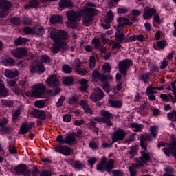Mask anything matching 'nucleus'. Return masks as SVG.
Instances as JSON below:
<instances>
[{"label":"nucleus","mask_w":176,"mask_h":176,"mask_svg":"<svg viewBox=\"0 0 176 176\" xmlns=\"http://www.w3.org/2000/svg\"><path fill=\"white\" fill-rule=\"evenodd\" d=\"M87 6L89 7L78 12H75L74 10L68 11L66 15L67 20L70 21V23H72V24H75V23H78V21H80V17L82 16L83 25L89 27V25H91L93 20H94L93 16L97 14V10L91 8H96L94 3H88Z\"/></svg>","instance_id":"1"},{"label":"nucleus","mask_w":176,"mask_h":176,"mask_svg":"<svg viewBox=\"0 0 176 176\" xmlns=\"http://www.w3.org/2000/svg\"><path fill=\"white\" fill-rule=\"evenodd\" d=\"M50 34L51 39H53L54 41L52 47L50 49V51L53 54H57L60 49H63V50L65 51L69 49L67 42H65L68 38V33L64 30L52 29Z\"/></svg>","instance_id":"2"},{"label":"nucleus","mask_w":176,"mask_h":176,"mask_svg":"<svg viewBox=\"0 0 176 176\" xmlns=\"http://www.w3.org/2000/svg\"><path fill=\"white\" fill-rule=\"evenodd\" d=\"M113 164H115L113 160H109L108 162L107 161V157H102L100 164L97 166V170H98V171L105 170V171L108 173H111L113 168Z\"/></svg>","instance_id":"3"},{"label":"nucleus","mask_w":176,"mask_h":176,"mask_svg":"<svg viewBox=\"0 0 176 176\" xmlns=\"http://www.w3.org/2000/svg\"><path fill=\"white\" fill-rule=\"evenodd\" d=\"M45 91L46 88L43 84H36L32 89V93L34 97H42Z\"/></svg>","instance_id":"4"},{"label":"nucleus","mask_w":176,"mask_h":176,"mask_svg":"<svg viewBox=\"0 0 176 176\" xmlns=\"http://www.w3.org/2000/svg\"><path fill=\"white\" fill-rule=\"evenodd\" d=\"M133 64V61L130 59H125L121 60L118 63V69L120 74H126L129 68H130V65Z\"/></svg>","instance_id":"5"},{"label":"nucleus","mask_w":176,"mask_h":176,"mask_svg":"<svg viewBox=\"0 0 176 176\" xmlns=\"http://www.w3.org/2000/svg\"><path fill=\"white\" fill-rule=\"evenodd\" d=\"M104 91L100 88H96L93 94L90 96V100L94 102H97L104 98Z\"/></svg>","instance_id":"6"},{"label":"nucleus","mask_w":176,"mask_h":176,"mask_svg":"<svg viewBox=\"0 0 176 176\" xmlns=\"http://www.w3.org/2000/svg\"><path fill=\"white\" fill-rule=\"evenodd\" d=\"M126 138V132L122 129H120L112 133V142H118V141H123V139Z\"/></svg>","instance_id":"7"},{"label":"nucleus","mask_w":176,"mask_h":176,"mask_svg":"<svg viewBox=\"0 0 176 176\" xmlns=\"http://www.w3.org/2000/svg\"><path fill=\"white\" fill-rule=\"evenodd\" d=\"M15 171L17 174H21L23 176H30L31 175V170L27 169V165L19 164L15 168Z\"/></svg>","instance_id":"8"},{"label":"nucleus","mask_w":176,"mask_h":176,"mask_svg":"<svg viewBox=\"0 0 176 176\" xmlns=\"http://www.w3.org/2000/svg\"><path fill=\"white\" fill-rule=\"evenodd\" d=\"M101 115L104 118V123L107 124L108 127H111V126H113V123L112 122L111 119H113V115L107 111H102L101 112Z\"/></svg>","instance_id":"9"},{"label":"nucleus","mask_w":176,"mask_h":176,"mask_svg":"<svg viewBox=\"0 0 176 176\" xmlns=\"http://www.w3.org/2000/svg\"><path fill=\"white\" fill-rule=\"evenodd\" d=\"M28 52V51H27V49L22 47L14 50L12 51V54L16 58H23V57H25Z\"/></svg>","instance_id":"10"},{"label":"nucleus","mask_w":176,"mask_h":176,"mask_svg":"<svg viewBox=\"0 0 176 176\" xmlns=\"http://www.w3.org/2000/svg\"><path fill=\"white\" fill-rule=\"evenodd\" d=\"M46 83L48 86H53V87H58L60 86V80H58L56 75L50 76L46 80Z\"/></svg>","instance_id":"11"},{"label":"nucleus","mask_w":176,"mask_h":176,"mask_svg":"<svg viewBox=\"0 0 176 176\" xmlns=\"http://www.w3.org/2000/svg\"><path fill=\"white\" fill-rule=\"evenodd\" d=\"M35 126L34 122H30V124L26 123L21 125L20 131L18 132V134H27L28 131Z\"/></svg>","instance_id":"12"},{"label":"nucleus","mask_w":176,"mask_h":176,"mask_svg":"<svg viewBox=\"0 0 176 176\" xmlns=\"http://www.w3.org/2000/svg\"><path fill=\"white\" fill-rule=\"evenodd\" d=\"M117 21L118 23V28L120 27H124V25H133V23L130 22V19L124 17L120 16L118 18Z\"/></svg>","instance_id":"13"},{"label":"nucleus","mask_w":176,"mask_h":176,"mask_svg":"<svg viewBox=\"0 0 176 176\" xmlns=\"http://www.w3.org/2000/svg\"><path fill=\"white\" fill-rule=\"evenodd\" d=\"M32 115L34 118H36L37 119H41V120H45V119H46V116L44 111L35 109L34 110Z\"/></svg>","instance_id":"14"},{"label":"nucleus","mask_w":176,"mask_h":176,"mask_svg":"<svg viewBox=\"0 0 176 176\" xmlns=\"http://www.w3.org/2000/svg\"><path fill=\"white\" fill-rule=\"evenodd\" d=\"M155 13L156 10L155 9L147 7L144 9V19L148 20L149 17H152Z\"/></svg>","instance_id":"15"},{"label":"nucleus","mask_w":176,"mask_h":176,"mask_svg":"<svg viewBox=\"0 0 176 176\" xmlns=\"http://www.w3.org/2000/svg\"><path fill=\"white\" fill-rule=\"evenodd\" d=\"M65 144H68V145H76V138L72 134L68 135L65 138Z\"/></svg>","instance_id":"16"},{"label":"nucleus","mask_w":176,"mask_h":176,"mask_svg":"<svg viewBox=\"0 0 176 176\" xmlns=\"http://www.w3.org/2000/svg\"><path fill=\"white\" fill-rule=\"evenodd\" d=\"M144 164H145V163H144L142 160L140 159L136 160V163L132 164V165L129 167V170L137 171V168H138V167H144Z\"/></svg>","instance_id":"17"},{"label":"nucleus","mask_w":176,"mask_h":176,"mask_svg":"<svg viewBox=\"0 0 176 176\" xmlns=\"http://www.w3.org/2000/svg\"><path fill=\"white\" fill-rule=\"evenodd\" d=\"M12 8V2L8 0H1V9L3 10H10Z\"/></svg>","instance_id":"18"},{"label":"nucleus","mask_w":176,"mask_h":176,"mask_svg":"<svg viewBox=\"0 0 176 176\" xmlns=\"http://www.w3.org/2000/svg\"><path fill=\"white\" fill-rule=\"evenodd\" d=\"M141 157H139L140 160H142L144 164H146L148 162L151 160V155L148 154L145 151H141Z\"/></svg>","instance_id":"19"},{"label":"nucleus","mask_w":176,"mask_h":176,"mask_svg":"<svg viewBox=\"0 0 176 176\" xmlns=\"http://www.w3.org/2000/svg\"><path fill=\"white\" fill-rule=\"evenodd\" d=\"M148 140L145 137V135H142L140 136V146L144 149V151H146L148 149Z\"/></svg>","instance_id":"20"},{"label":"nucleus","mask_w":176,"mask_h":176,"mask_svg":"<svg viewBox=\"0 0 176 176\" xmlns=\"http://www.w3.org/2000/svg\"><path fill=\"white\" fill-rule=\"evenodd\" d=\"M50 20L52 24H60V23H63V18L60 15H53Z\"/></svg>","instance_id":"21"},{"label":"nucleus","mask_w":176,"mask_h":176,"mask_svg":"<svg viewBox=\"0 0 176 176\" xmlns=\"http://www.w3.org/2000/svg\"><path fill=\"white\" fill-rule=\"evenodd\" d=\"M60 8H72L74 6L72 2L69 0H61L59 2Z\"/></svg>","instance_id":"22"},{"label":"nucleus","mask_w":176,"mask_h":176,"mask_svg":"<svg viewBox=\"0 0 176 176\" xmlns=\"http://www.w3.org/2000/svg\"><path fill=\"white\" fill-rule=\"evenodd\" d=\"M39 6V1L38 0H30L29 2V5L25 6V9H34L36 8Z\"/></svg>","instance_id":"23"},{"label":"nucleus","mask_w":176,"mask_h":176,"mask_svg":"<svg viewBox=\"0 0 176 176\" xmlns=\"http://www.w3.org/2000/svg\"><path fill=\"white\" fill-rule=\"evenodd\" d=\"M30 39L27 38H23V37H19L17 39L14 41L15 46H20L21 45H25L27 42H28Z\"/></svg>","instance_id":"24"},{"label":"nucleus","mask_w":176,"mask_h":176,"mask_svg":"<svg viewBox=\"0 0 176 176\" xmlns=\"http://www.w3.org/2000/svg\"><path fill=\"white\" fill-rule=\"evenodd\" d=\"M116 38L118 39L120 43L124 41V34H123V31H121L118 27H117V32H116Z\"/></svg>","instance_id":"25"},{"label":"nucleus","mask_w":176,"mask_h":176,"mask_svg":"<svg viewBox=\"0 0 176 176\" xmlns=\"http://www.w3.org/2000/svg\"><path fill=\"white\" fill-rule=\"evenodd\" d=\"M45 34V28L43 27L34 28L33 35L42 36Z\"/></svg>","instance_id":"26"},{"label":"nucleus","mask_w":176,"mask_h":176,"mask_svg":"<svg viewBox=\"0 0 176 176\" xmlns=\"http://www.w3.org/2000/svg\"><path fill=\"white\" fill-rule=\"evenodd\" d=\"M72 152V148L67 146H61V153H63V155H65V156H69V155H71Z\"/></svg>","instance_id":"27"},{"label":"nucleus","mask_w":176,"mask_h":176,"mask_svg":"<svg viewBox=\"0 0 176 176\" xmlns=\"http://www.w3.org/2000/svg\"><path fill=\"white\" fill-rule=\"evenodd\" d=\"M80 105L81 107H82L85 112H88L91 115H93V111H91V109H90V107H89V104H87V102H86V101L81 100Z\"/></svg>","instance_id":"28"},{"label":"nucleus","mask_w":176,"mask_h":176,"mask_svg":"<svg viewBox=\"0 0 176 176\" xmlns=\"http://www.w3.org/2000/svg\"><path fill=\"white\" fill-rule=\"evenodd\" d=\"M4 75H6V76L7 78H9L10 79H13V78H15V76H17L19 75V73L17 72H14L12 70L6 69L5 71Z\"/></svg>","instance_id":"29"},{"label":"nucleus","mask_w":176,"mask_h":176,"mask_svg":"<svg viewBox=\"0 0 176 176\" xmlns=\"http://www.w3.org/2000/svg\"><path fill=\"white\" fill-rule=\"evenodd\" d=\"M62 82L63 85L69 86V85H72V83H74V78H72V76L63 77Z\"/></svg>","instance_id":"30"},{"label":"nucleus","mask_w":176,"mask_h":176,"mask_svg":"<svg viewBox=\"0 0 176 176\" xmlns=\"http://www.w3.org/2000/svg\"><path fill=\"white\" fill-rule=\"evenodd\" d=\"M80 90L82 91H86L87 90V87H89V85H87V80L86 79L80 80Z\"/></svg>","instance_id":"31"},{"label":"nucleus","mask_w":176,"mask_h":176,"mask_svg":"<svg viewBox=\"0 0 176 176\" xmlns=\"http://www.w3.org/2000/svg\"><path fill=\"white\" fill-rule=\"evenodd\" d=\"M131 42H134V41H140V42H144V35L138 34L129 37Z\"/></svg>","instance_id":"32"},{"label":"nucleus","mask_w":176,"mask_h":176,"mask_svg":"<svg viewBox=\"0 0 176 176\" xmlns=\"http://www.w3.org/2000/svg\"><path fill=\"white\" fill-rule=\"evenodd\" d=\"M167 146L170 149V151H174L176 148V138L174 135L171 136V142L168 144Z\"/></svg>","instance_id":"33"},{"label":"nucleus","mask_w":176,"mask_h":176,"mask_svg":"<svg viewBox=\"0 0 176 176\" xmlns=\"http://www.w3.org/2000/svg\"><path fill=\"white\" fill-rule=\"evenodd\" d=\"M72 165L74 167V168H77V170H80L85 167V164L80 161H74Z\"/></svg>","instance_id":"34"},{"label":"nucleus","mask_w":176,"mask_h":176,"mask_svg":"<svg viewBox=\"0 0 176 176\" xmlns=\"http://www.w3.org/2000/svg\"><path fill=\"white\" fill-rule=\"evenodd\" d=\"M113 20V13H112V11H109L107 12V16L105 19V23L107 24H110V23H112Z\"/></svg>","instance_id":"35"},{"label":"nucleus","mask_w":176,"mask_h":176,"mask_svg":"<svg viewBox=\"0 0 176 176\" xmlns=\"http://www.w3.org/2000/svg\"><path fill=\"white\" fill-rule=\"evenodd\" d=\"M10 23L14 25H20L21 24V19L20 17H12L10 19Z\"/></svg>","instance_id":"36"},{"label":"nucleus","mask_w":176,"mask_h":176,"mask_svg":"<svg viewBox=\"0 0 176 176\" xmlns=\"http://www.w3.org/2000/svg\"><path fill=\"white\" fill-rule=\"evenodd\" d=\"M3 64L4 65H14V60L12 58H7L3 60Z\"/></svg>","instance_id":"37"},{"label":"nucleus","mask_w":176,"mask_h":176,"mask_svg":"<svg viewBox=\"0 0 176 176\" xmlns=\"http://www.w3.org/2000/svg\"><path fill=\"white\" fill-rule=\"evenodd\" d=\"M138 147L136 146L131 147V150L129 153L131 155L130 159H133L134 156L137 154Z\"/></svg>","instance_id":"38"},{"label":"nucleus","mask_w":176,"mask_h":176,"mask_svg":"<svg viewBox=\"0 0 176 176\" xmlns=\"http://www.w3.org/2000/svg\"><path fill=\"white\" fill-rule=\"evenodd\" d=\"M109 104L110 105H111V107H114L115 108H120V106L122 105V102L110 100Z\"/></svg>","instance_id":"39"},{"label":"nucleus","mask_w":176,"mask_h":176,"mask_svg":"<svg viewBox=\"0 0 176 176\" xmlns=\"http://www.w3.org/2000/svg\"><path fill=\"white\" fill-rule=\"evenodd\" d=\"M62 71L65 74H71L72 72V67L68 65H64L62 67Z\"/></svg>","instance_id":"40"},{"label":"nucleus","mask_w":176,"mask_h":176,"mask_svg":"<svg viewBox=\"0 0 176 176\" xmlns=\"http://www.w3.org/2000/svg\"><path fill=\"white\" fill-rule=\"evenodd\" d=\"M35 107L36 108H43L46 105V102L45 100H37L34 102Z\"/></svg>","instance_id":"41"},{"label":"nucleus","mask_w":176,"mask_h":176,"mask_svg":"<svg viewBox=\"0 0 176 176\" xmlns=\"http://www.w3.org/2000/svg\"><path fill=\"white\" fill-rule=\"evenodd\" d=\"M131 127H132V129H135V131H141V130L144 129L143 125L137 123L131 124Z\"/></svg>","instance_id":"42"},{"label":"nucleus","mask_w":176,"mask_h":176,"mask_svg":"<svg viewBox=\"0 0 176 176\" xmlns=\"http://www.w3.org/2000/svg\"><path fill=\"white\" fill-rule=\"evenodd\" d=\"M102 89L104 91H106V93H109V91H112V88L111 87L108 82H104L103 84Z\"/></svg>","instance_id":"43"},{"label":"nucleus","mask_w":176,"mask_h":176,"mask_svg":"<svg viewBox=\"0 0 176 176\" xmlns=\"http://www.w3.org/2000/svg\"><path fill=\"white\" fill-rule=\"evenodd\" d=\"M151 134L153 135V137L157 136V126H153L150 127Z\"/></svg>","instance_id":"44"},{"label":"nucleus","mask_w":176,"mask_h":176,"mask_svg":"<svg viewBox=\"0 0 176 176\" xmlns=\"http://www.w3.org/2000/svg\"><path fill=\"white\" fill-rule=\"evenodd\" d=\"M23 31L26 35H30L31 34L34 35V28H31V27H25Z\"/></svg>","instance_id":"45"},{"label":"nucleus","mask_w":176,"mask_h":176,"mask_svg":"<svg viewBox=\"0 0 176 176\" xmlns=\"http://www.w3.org/2000/svg\"><path fill=\"white\" fill-rule=\"evenodd\" d=\"M108 78H109V79H112V76L109 75L105 76L104 74H100L98 79L99 80H101V82H106V80H108Z\"/></svg>","instance_id":"46"},{"label":"nucleus","mask_w":176,"mask_h":176,"mask_svg":"<svg viewBox=\"0 0 176 176\" xmlns=\"http://www.w3.org/2000/svg\"><path fill=\"white\" fill-rule=\"evenodd\" d=\"M0 96L2 97H6L9 96V91L6 90V87H3L1 89H0Z\"/></svg>","instance_id":"47"},{"label":"nucleus","mask_w":176,"mask_h":176,"mask_svg":"<svg viewBox=\"0 0 176 176\" xmlns=\"http://www.w3.org/2000/svg\"><path fill=\"white\" fill-rule=\"evenodd\" d=\"M76 72H77L78 75H86L87 74V71L85 68L76 69Z\"/></svg>","instance_id":"48"},{"label":"nucleus","mask_w":176,"mask_h":176,"mask_svg":"<svg viewBox=\"0 0 176 176\" xmlns=\"http://www.w3.org/2000/svg\"><path fill=\"white\" fill-rule=\"evenodd\" d=\"M65 100V96H61L58 102L56 103V107L57 108H60V107H63V104H64V100Z\"/></svg>","instance_id":"49"},{"label":"nucleus","mask_w":176,"mask_h":176,"mask_svg":"<svg viewBox=\"0 0 176 176\" xmlns=\"http://www.w3.org/2000/svg\"><path fill=\"white\" fill-rule=\"evenodd\" d=\"M100 75L101 74L97 69L93 71L92 77L94 79H99Z\"/></svg>","instance_id":"50"},{"label":"nucleus","mask_w":176,"mask_h":176,"mask_svg":"<svg viewBox=\"0 0 176 176\" xmlns=\"http://www.w3.org/2000/svg\"><path fill=\"white\" fill-rule=\"evenodd\" d=\"M41 60L43 63H50V56L47 55H43L41 57Z\"/></svg>","instance_id":"51"},{"label":"nucleus","mask_w":176,"mask_h":176,"mask_svg":"<svg viewBox=\"0 0 176 176\" xmlns=\"http://www.w3.org/2000/svg\"><path fill=\"white\" fill-rule=\"evenodd\" d=\"M75 102H78V97H76V95H73L69 99V104H75Z\"/></svg>","instance_id":"52"},{"label":"nucleus","mask_w":176,"mask_h":176,"mask_svg":"<svg viewBox=\"0 0 176 176\" xmlns=\"http://www.w3.org/2000/svg\"><path fill=\"white\" fill-rule=\"evenodd\" d=\"M157 46L160 47V49H164V47H166V41H160L157 42Z\"/></svg>","instance_id":"53"},{"label":"nucleus","mask_w":176,"mask_h":176,"mask_svg":"<svg viewBox=\"0 0 176 176\" xmlns=\"http://www.w3.org/2000/svg\"><path fill=\"white\" fill-rule=\"evenodd\" d=\"M37 72L38 74H42L45 72V67L43 66V65L40 64L37 65Z\"/></svg>","instance_id":"54"},{"label":"nucleus","mask_w":176,"mask_h":176,"mask_svg":"<svg viewBox=\"0 0 176 176\" xmlns=\"http://www.w3.org/2000/svg\"><path fill=\"white\" fill-rule=\"evenodd\" d=\"M102 69L105 71L104 72H111V65H109V63H106L105 65H103Z\"/></svg>","instance_id":"55"},{"label":"nucleus","mask_w":176,"mask_h":176,"mask_svg":"<svg viewBox=\"0 0 176 176\" xmlns=\"http://www.w3.org/2000/svg\"><path fill=\"white\" fill-rule=\"evenodd\" d=\"M1 104L2 105H5L6 107H13V102L12 101H6L1 100Z\"/></svg>","instance_id":"56"},{"label":"nucleus","mask_w":176,"mask_h":176,"mask_svg":"<svg viewBox=\"0 0 176 176\" xmlns=\"http://www.w3.org/2000/svg\"><path fill=\"white\" fill-rule=\"evenodd\" d=\"M144 135L146 138V139H147V141H149V142L152 141L153 138H156V136H153L152 133H146Z\"/></svg>","instance_id":"57"},{"label":"nucleus","mask_w":176,"mask_h":176,"mask_svg":"<svg viewBox=\"0 0 176 176\" xmlns=\"http://www.w3.org/2000/svg\"><path fill=\"white\" fill-rule=\"evenodd\" d=\"M40 176H52V171L47 170H42Z\"/></svg>","instance_id":"58"},{"label":"nucleus","mask_w":176,"mask_h":176,"mask_svg":"<svg viewBox=\"0 0 176 176\" xmlns=\"http://www.w3.org/2000/svg\"><path fill=\"white\" fill-rule=\"evenodd\" d=\"M20 116V111L16 110L13 113L12 120H17V118Z\"/></svg>","instance_id":"59"},{"label":"nucleus","mask_w":176,"mask_h":176,"mask_svg":"<svg viewBox=\"0 0 176 176\" xmlns=\"http://www.w3.org/2000/svg\"><path fill=\"white\" fill-rule=\"evenodd\" d=\"M141 79L144 83H146L149 80V75L144 74L141 76Z\"/></svg>","instance_id":"60"},{"label":"nucleus","mask_w":176,"mask_h":176,"mask_svg":"<svg viewBox=\"0 0 176 176\" xmlns=\"http://www.w3.org/2000/svg\"><path fill=\"white\" fill-rule=\"evenodd\" d=\"M93 43L95 44V47L97 48L98 46H100L101 45V41L98 38H94L93 39Z\"/></svg>","instance_id":"61"},{"label":"nucleus","mask_w":176,"mask_h":176,"mask_svg":"<svg viewBox=\"0 0 176 176\" xmlns=\"http://www.w3.org/2000/svg\"><path fill=\"white\" fill-rule=\"evenodd\" d=\"M56 141L60 144H65V139L63 138V135H58Z\"/></svg>","instance_id":"62"},{"label":"nucleus","mask_w":176,"mask_h":176,"mask_svg":"<svg viewBox=\"0 0 176 176\" xmlns=\"http://www.w3.org/2000/svg\"><path fill=\"white\" fill-rule=\"evenodd\" d=\"M120 41H118V42H116L112 45V49H120L122 45H120Z\"/></svg>","instance_id":"63"},{"label":"nucleus","mask_w":176,"mask_h":176,"mask_svg":"<svg viewBox=\"0 0 176 176\" xmlns=\"http://www.w3.org/2000/svg\"><path fill=\"white\" fill-rule=\"evenodd\" d=\"M112 173L113 176H123V173L120 170H114Z\"/></svg>","instance_id":"64"}]
</instances>
